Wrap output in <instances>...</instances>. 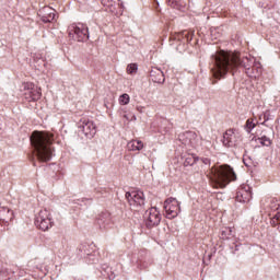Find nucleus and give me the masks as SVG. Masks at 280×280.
Wrapping results in <instances>:
<instances>
[{
	"mask_svg": "<svg viewBox=\"0 0 280 280\" xmlns=\"http://www.w3.org/2000/svg\"><path fill=\"white\" fill-rule=\"evenodd\" d=\"M246 60L248 58L240 59V54L237 52H229L221 50L214 56V66L212 67V75L217 80L224 78L225 73H229V69H233L235 67H248L246 65Z\"/></svg>",
	"mask_w": 280,
	"mask_h": 280,
	"instance_id": "nucleus-1",
	"label": "nucleus"
},
{
	"mask_svg": "<svg viewBox=\"0 0 280 280\" xmlns=\"http://www.w3.org/2000/svg\"><path fill=\"white\" fill-rule=\"evenodd\" d=\"M32 144L35 148L36 156L42 163H47L51 161L54 156V149L51 143H54V135L47 131H34L31 137Z\"/></svg>",
	"mask_w": 280,
	"mask_h": 280,
	"instance_id": "nucleus-2",
	"label": "nucleus"
},
{
	"mask_svg": "<svg viewBox=\"0 0 280 280\" xmlns=\"http://www.w3.org/2000/svg\"><path fill=\"white\" fill-rule=\"evenodd\" d=\"M209 178L214 189H224L231 180H236L237 176L231 166L221 165L219 167L211 168Z\"/></svg>",
	"mask_w": 280,
	"mask_h": 280,
	"instance_id": "nucleus-3",
	"label": "nucleus"
},
{
	"mask_svg": "<svg viewBox=\"0 0 280 280\" xmlns=\"http://www.w3.org/2000/svg\"><path fill=\"white\" fill-rule=\"evenodd\" d=\"M127 202L135 211H139L145 206V195L141 190L128 191L125 195Z\"/></svg>",
	"mask_w": 280,
	"mask_h": 280,
	"instance_id": "nucleus-4",
	"label": "nucleus"
},
{
	"mask_svg": "<svg viewBox=\"0 0 280 280\" xmlns=\"http://www.w3.org/2000/svg\"><path fill=\"white\" fill-rule=\"evenodd\" d=\"M164 210L168 220H174L180 213V202L176 198H167L164 201Z\"/></svg>",
	"mask_w": 280,
	"mask_h": 280,
	"instance_id": "nucleus-5",
	"label": "nucleus"
},
{
	"mask_svg": "<svg viewBox=\"0 0 280 280\" xmlns=\"http://www.w3.org/2000/svg\"><path fill=\"white\" fill-rule=\"evenodd\" d=\"M69 36H72V38H75L79 42H82L86 38H89V27L84 24H71L68 27Z\"/></svg>",
	"mask_w": 280,
	"mask_h": 280,
	"instance_id": "nucleus-6",
	"label": "nucleus"
},
{
	"mask_svg": "<svg viewBox=\"0 0 280 280\" xmlns=\"http://www.w3.org/2000/svg\"><path fill=\"white\" fill-rule=\"evenodd\" d=\"M143 218L144 224L149 229H152V226H159V224H161V212L154 207L147 210Z\"/></svg>",
	"mask_w": 280,
	"mask_h": 280,
	"instance_id": "nucleus-7",
	"label": "nucleus"
},
{
	"mask_svg": "<svg viewBox=\"0 0 280 280\" xmlns=\"http://www.w3.org/2000/svg\"><path fill=\"white\" fill-rule=\"evenodd\" d=\"M35 224L40 231H49L51 229V219L47 209L40 210L36 217Z\"/></svg>",
	"mask_w": 280,
	"mask_h": 280,
	"instance_id": "nucleus-8",
	"label": "nucleus"
},
{
	"mask_svg": "<svg viewBox=\"0 0 280 280\" xmlns=\"http://www.w3.org/2000/svg\"><path fill=\"white\" fill-rule=\"evenodd\" d=\"M24 90L26 91L24 93L25 98L28 102H38V100H40V97H43V92H42L40 88L35 86L33 83H25Z\"/></svg>",
	"mask_w": 280,
	"mask_h": 280,
	"instance_id": "nucleus-9",
	"label": "nucleus"
},
{
	"mask_svg": "<svg viewBox=\"0 0 280 280\" xmlns=\"http://www.w3.org/2000/svg\"><path fill=\"white\" fill-rule=\"evenodd\" d=\"M179 139L183 141L184 145H191V148H198V145H201L200 138L196 131H186L179 137Z\"/></svg>",
	"mask_w": 280,
	"mask_h": 280,
	"instance_id": "nucleus-10",
	"label": "nucleus"
},
{
	"mask_svg": "<svg viewBox=\"0 0 280 280\" xmlns=\"http://www.w3.org/2000/svg\"><path fill=\"white\" fill-rule=\"evenodd\" d=\"M39 16H42L44 23H51L56 19V10L50 7H44L39 10Z\"/></svg>",
	"mask_w": 280,
	"mask_h": 280,
	"instance_id": "nucleus-11",
	"label": "nucleus"
},
{
	"mask_svg": "<svg viewBox=\"0 0 280 280\" xmlns=\"http://www.w3.org/2000/svg\"><path fill=\"white\" fill-rule=\"evenodd\" d=\"M253 198V192H250V187L245 186L241 188L236 194L237 202H250Z\"/></svg>",
	"mask_w": 280,
	"mask_h": 280,
	"instance_id": "nucleus-12",
	"label": "nucleus"
},
{
	"mask_svg": "<svg viewBox=\"0 0 280 280\" xmlns=\"http://www.w3.org/2000/svg\"><path fill=\"white\" fill-rule=\"evenodd\" d=\"M235 141H237V136L235 135L234 129H229L223 133V144L228 148L235 145Z\"/></svg>",
	"mask_w": 280,
	"mask_h": 280,
	"instance_id": "nucleus-13",
	"label": "nucleus"
},
{
	"mask_svg": "<svg viewBox=\"0 0 280 280\" xmlns=\"http://www.w3.org/2000/svg\"><path fill=\"white\" fill-rule=\"evenodd\" d=\"M143 148L144 144L141 140H131L127 143V150H129V152H141Z\"/></svg>",
	"mask_w": 280,
	"mask_h": 280,
	"instance_id": "nucleus-14",
	"label": "nucleus"
},
{
	"mask_svg": "<svg viewBox=\"0 0 280 280\" xmlns=\"http://www.w3.org/2000/svg\"><path fill=\"white\" fill-rule=\"evenodd\" d=\"M14 212L10 210V208L0 207V221L2 222H9L10 220H13Z\"/></svg>",
	"mask_w": 280,
	"mask_h": 280,
	"instance_id": "nucleus-15",
	"label": "nucleus"
},
{
	"mask_svg": "<svg viewBox=\"0 0 280 280\" xmlns=\"http://www.w3.org/2000/svg\"><path fill=\"white\" fill-rule=\"evenodd\" d=\"M83 132L86 137L95 135V124L91 120H83Z\"/></svg>",
	"mask_w": 280,
	"mask_h": 280,
	"instance_id": "nucleus-16",
	"label": "nucleus"
},
{
	"mask_svg": "<svg viewBox=\"0 0 280 280\" xmlns=\"http://www.w3.org/2000/svg\"><path fill=\"white\" fill-rule=\"evenodd\" d=\"M170 8L175 10H185V2L183 0H167Z\"/></svg>",
	"mask_w": 280,
	"mask_h": 280,
	"instance_id": "nucleus-17",
	"label": "nucleus"
},
{
	"mask_svg": "<svg viewBox=\"0 0 280 280\" xmlns=\"http://www.w3.org/2000/svg\"><path fill=\"white\" fill-rule=\"evenodd\" d=\"M118 102L120 104V106H128V104H130V95L128 94H122L119 96Z\"/></svg>",
	"mask_w": 280,
	"mask_h": 280,
	"instance_id": "nucleus-18",
	"label": "nucleus"
},
{
	"mask_svg": "<svg viewBox=\"0 0 280 280\" xmlns=\"http://www.w3.org/2000/svg\"><path fill=\"white\" fill-rule=\"evenodd\" d=\"M195 163H198V158L195 155H188L184 161V165L186 167L189 165H195Z\"/></svg>",
	"mask_w": 280,
	"mask_h": 280,
	"instance_id": "nucleus-19",
	"label": "nucleus"
},
{
	"mask_svg": "<svg viewBox=\"0 0 280 280\" xmlns=\"http://www.w3.org/2000/svg\"><path fill=\"white\" fill-rule=\"evenodd\" d=\"M137 71H139V66L137 63H129L127 66V73L130 75H132V73H137Z\"/></svg>",
	"mask_w": 280,
	"mask_h": 280,
	"instance_id": "nucleus-20",
	"label": "nucleus"
},
{
	"mask_svg": "<svg viewBox=\"0 0 280 280\" xmlns=\"http://www.w3.org/2000/svg\"><path fill=\"white\" fill-rule=\"evenodd\" d=\"M258 141L261 145H266L267 148L272 145V140L270 138L262 136L261 138H258Z\"/></svg>",
	"mask_w": 280,
	"mask_h": 280,
	"instance_id": "nucleus-21",
	"label": "nucleus"
},
{
	"mask_svg": "<svg viewBox=\"0 0 280 280\" xmlns=\"http://www.w3.org/2000/svg\"><path fill=\"white\" fill-rule=\"evenodd\" d=\"M233 233V230L231 228H226L224 231H222V237L225 240H229V235Z\"/></svg>",
	"mask_w": 280,
	"mask_h": 280,
	"instance_id": "nucleus-22",
	"label": "nucleus"
},
{
	"mask_svg": "<svg viewBox=\"0 0 280 280\" xmlns=\"http://www.w3.org/2000/svg\"><path fill=\"white\" fill-rule=\"evenodd\" d=\"M254 128H255V122H253V120L248 119V120L246 121V130H247L248 132H250V130H253Z\"/></svg>",
	"mask_w": 280,
	"mask_h": 280,
	"instance_id": "nucleus-23",
	"label": "nucleus"
},
{
	"mask_svg": "<svg viewBox=\"0 0 280 280\" xmlns=\"http://www.w3.org/2000/svg\"><path fill=\"white\" fill-rule=\"evenodd\" d=\"M137 110H138V113H145V107H143V106H137Z\"/></svg>",
	"mask_w": 280,
	"mask_h": 280,
	"instance_id": "nucleus-24",
	"label": "nucleus"
},
{
	"mask_svg": "<svg viewBox=\"0 0 280 280\" xmlns=\"http://www.w3.org/2000/svg\"><path fill=\"white\" fill-rule=\"evenodd\" d=\"M275 218H276V220L280 221V213L276 214Z\"/></svg>",
	"mask_w": 280,
	"mask_h": 280,
	"instance_id": "nucleus-25",
	"label": "nucleus"
},
{
	"mask_svg": "<svg viewBox=\"0 0 280 280\" xmlns=\"http://www.w3.org/2000/svg\"><path fill=\"white\" fill-rule=\"evenodd\" d=\"M158 74H159V75H163V71L158 70Z\"/></svg>",
	"mask_w": 280,
	"mask_h": 280,
	"instance_id": "nucleus-26",
	"label": "nucleus"
},
{
	"mask_svg": "<svg viewBox=\"0 0 280 280\" xmlns=\"http://www.w3.org/2000/svg\"><path fill=\"white\" fill-rule=\"evenodd\" d=\"M258 74H254L253 78H257Z\"/></svg>",
	"mask_w": 280,
	"mask_h": 280,
	"instance_id": "nucleus-27",
	"label": "nucleus"
}]
</instances>
